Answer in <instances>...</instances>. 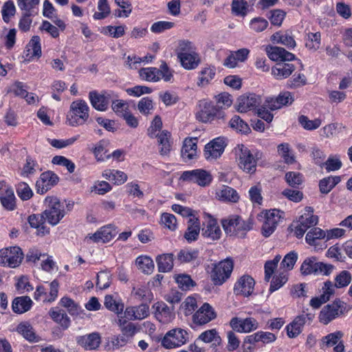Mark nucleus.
I'll return each instance as SVG.
<instances>
[{"label": "nucleus", "mask_w": 352, "mask_h": 352, "mask_svg": "<svg viewBox=\"0 0 352 352\" xmlns=\"http://www.w3.org/2000/svg\"><path fill=\"white\" fill-rule=\"evenodd\" d=\"M43 213L39 214H32L28 217V222L31 227L37 230V234L44 236L50 233V228L45 225Z\"/></svg>", "instance_id": "c85d7f7f"}, {"label": "nucleus", "mask_w": 352, "mask_h": 352, "mask_svg": "<svg viewBox=\"0 0 352 352\" xmlns=\"http://www.w3.org/2000/svg\"><path fill=\"white\" fill-rule=\"evenodd\" d=\"M332 270V265L319 262L315 256L307 258L300 267L301 273L304 275L311 274L329 275Z\"/></svg>", "instance_id": "0eeeda50"}, {"label": "nucleus", "mask_w": 352, "mask_h": 352, "mask_svg": "<svg viewBox=\"0 0 352 352\" xmlns=\"http://www.w3.org/2000/svg\"><path fill=\"white\" fill-rule=\"evenodd\" d=\"M238 220L239 221H236L237 223L235 224V227H236V236L240 238H244L246 235V232L252 229V222L250 219L244 221L239 216Z\"/></svg>", "instance_id": "8fccbe9b"}, {"label": "nucleus", "mask_w": 352, "mask_h": 352, "mask_svg": "<svg viewBox=\"0 0 352 352\" xmlns=\"http://www.w3.org/2000/svg\"><path fill=\"white\" fill-rule=\"evenodd\" d=\"M314 210L311 207H306L305 212L302 214L295 226L294 234L298 238H301L305 232L310 228L315 226L318 222L317 215L313 214Z\"/></svg>", "instance_id": "9d476101"}, {"label": "nucleus", "mask_w": 352, "mask_h": 352, "mask_svg": "<svg viewBox=\"0 0 352 352\" xmlns=\"http://www.w3.org/2000/svg\"><path fill=\"white\" fill-rule=\"evenodd\" d=\"M236 160L239 168L246 173L253 174L256 172L257 161L262 158V153L252 152L243 144H239L234 148Z\"/></svg>", "instance_id": "f03ea898"}, {"label": "nucleus", "mask_w": 352, "mask_h": 352, "mask_svg": "<svg viewBox=\"0 0 352 352\" xmlns=\"http://www.w3.org/2000/svg\"><path fill=\"white\" fill-rule=\"evenodd\" d=\"M230 126L241 133L247 134L250 132V128L239 116H234L229 122Z\"/></svg>", "instance_id": "37998d69"}, {"label": "nucleus", "mask_w": 352, "mask_h": 352, "mask_svg": "<svg viewBox=\"0 0 352 352\" xmlns=\"http://www.w3.org/2000/svg\"><path fill=\"white\" fill-rule=\"evenodd\" d=\"M104 306L107 309L118 314H121L124 309V304L113 299L111 295L104 298Z\"/></svg>", "instance_id": "3c124183"}, {"label": "nucleus", "mask_w": 352, "mask_h": 352, "mask_svg": "<svg viewBox=\"0 0 352 352\" xmlns=\"http://www.w3.org/2000/svg\"><path fill=\"white\" fill-rule=\"evenodd\" d=\"M271 41L273 43L285 45L288 48H294L296 46V41L293 36L287 33L281 34L280 32H276L272 35Z\"/></svg>", "instance_id": "4c0bfd02"}, {"label": "nucleus", "mask_w": 352, "mask_h": 352, "mask_svg": "<svg viewBox=\"0 0 352 352\" xmlns=\"http://www.w3.org/2000/svg\"><path fill=\"white\" fill-rule=\"evenodd\" d=\"M107 142L104 140L100 141L93 150V153L98 161H104L110 157V154L106 155L105 145Z\"/></svg>", "instance_id": "13d9d810"}, {"label": "nucleus", "mask_w": 352, "mask_h": 352, "mask_svg": "<svg viewBox=\"0 0 352 352\" xmlns=\"http://www.w3.org/2000/svg\"><path fill=\"white\" fill-rule=\"evenodd\" d=\"M16 192L22 200H28L33 195L32 190L28 184L25 182H21L17 185Z\"/></svg>", "instance_id": "338daca9"}, {"label": "nucleus", "mask_w": 352, "mask_h": 352, "mask_svg": "<svg viewBox=\"0 0 352 352\" xmlns=\"http://www.w3.org/2000/svg\"><path fill=\"white\" fill-rule=\"evenodd\" d=\"M155 309V317L162 323H168L174 318L173 308L169 307L164 302H157L153 306Z\"/></svg>", "instance_id": "393cba45"}, {"label": "nucleus", "mask_w": 352, "mask_h": 352, "mask_svg": "<svg viewBox=\"0 0 352 352\" xmlns=\"http://www.w3.org/2000/svg\"><path fill=\"white\" fill-rule=\"evenodd\" d=\"M16 331L30 342H37L39 340V338L36 335L34 328L28 322L20 323L16 327Z\"/></svg>", "instance_id": "72a5a7b5"}, {"label": "nucleus", "mask_w": 352, "mask_h": 352, "mask_svg": "<svg viewBox=\"0 0 352 352\" xmlns=\"http://www.w3.org/2000/svg\"><path fill=\"white\" fill-rule=\"evenodd\" d=\"M216 197L219 200L232 203H236L239 199V195L236 190L225 185L217 190Z\"/></svg>", "instance_id": "cd10ccee"}, {"label": "nucleus", "mask_w": 352, "mask_h": 352, "mask_svg": "<svg viewBox=\"0 0 352 352\" xmlns=\"http://www.w3.org/2000/svg\"><path fill=\"white\" fill-rule=\"evenodd\" d=\"M40 41V37L38 36H34L27 45L28 51H32V56L40 57L41 56Z\"/></svg>", "instance_id": "0e129e2a"}, {"label": "nucleus", "mask_w": 352, "mask_h": 352, "mask_svg": "<svg viewBox=\"0 0 352 352\" xmlns=\"http://www.w3.org/2000/svg\"><path fill=\"white\" fill-rule=\"evenodd\" d=\"M46 209L43 212L45 220L52 226L57 225L65 215V205L56 197H47Z\"/></svg>", "instance_id": "7ed1b4c3"}, {"label": "nucleus", "mask_w": 352, "mask_h": 352, "mask_svg": "<svg viewBox=\"0 0 352 352\" xmlns=\"http://www.w3.org/2000/svg\"><path fill=\"white\" fill-rule=\"evenodd\" d=\"M349 310L346 302L340 299H336L322 309L319 320L324 324H327L336 318L344 316Z\"/></svg>", "instance_id": "39448f33"}, {"label": "nucleus", "mask_w": 352, "mask_h": 352, "mask_svg": "<svg viewBox=\"0 0 352 352\" xmlns=\"http://www.w3.org/2000/svg\"><path fill=\"white\" fill-rule=\"evenodd\" d=\"M197 307V300L191 296L187 297L181 305V309L186 316L191 315Z\"/></svg>", "instance_id": "6e6d98bb"}, {"label": "nucleus", "mask_w": 352, "mask_h": 352, "mask_svg": "<svg viewBox=\"0 0 352 352\" xmlns=\"http://www.w3.org/2000/svg\"><path fill=\"white\" fill-rule=\"evenodd\" d=\"M175 53L182 67L185 69H195L201 63V58L195 46L188 40L178 41Z\"/></svg>", "instance_id": "f257e3e1"}, {"label": "nucleus", "mask_w": 352, "mask_h": 352, "mask_svg": "<svg viewBox=\"0 0 352 352\" xmlns=\"http://www.w3.org/2000/svg\"><path fill=\"white\" fill-rule=\"evenodd\" d=\"M221 230L214 219H209L206 228L202 229V235L210 240L214 241L220 238Z\"/></svg>", "instance_id": "c756f323"}, {"label": "nucleus", "mask_w": 352, "mask_h": 352, "mask_svg": "<svg viewBox=\"0 0 352 352\" xmlns=\"http://www.w3.org/2000/svg\"><path fill=\"white\" fill-rule=\"evenodd\" d=\"M16 8L14 4V2L11 0H9L4 3L2 10V18L3 20L6 23H8L10 20V18L15 14Z\"/></svg>", "instance_id": "5fc2aeb1"}, {"label": "nucleus", "mask_w": 352, "mask_h": 352, "mask_svg": "<svg viewBox=\"0 0 352 352\" xmlns=\"http://www.w3.org/2000/svg\"><path fill=\"white\" fill-rule=\"evenodd\" d=\"M254 284V280L251 276H243L234 285V293L237 295L248 296L253 292Z\"/></svg>", "instance_id": "b1692460"}, {"label": "nucleus", "mask_w": 352, "mask_h": 352, "mask_svg": "<svg viewBox=\"0 0 352 352\" xmlns=\"http://www.w3.org/2000/svg\"><path fill=\"white\" fill-rule=\"evenodd\" d=\"M326 233L324 230L319 228H313L307 232L305 239L308 244L316 245L318 239H324Z\"/></svg>", "instance_id": "49530a36"}, {"label": "nucleus", "mask_w": 352, "mask_h": 352, "mask_svg": "<svg viewBox=\"0 0 352 352\" xmlns=\"http://www.w3.org/2000/svg\"><path fill=\"white\" fill-rule=\"evenodd\" d=\"M58 182V177L52 171L43 173L36 183V191L38 194H44Z\"/></svg>", "instance_id": "aec40b11"}, {"label": "nucleus", "mask_w": 352, "mask_h": 352, "mask_svg": "<svg viewBox=\"0 0 352 352\" xmlns=\"http://www.w3.org/2000/svg\"><path fill=\"white\" fill-rule=\"evenodd\" d=\"M287 183L292 188H298L302 183V175L297 172H288L285 176Z\"/></svg>", "instance_id": "4d7b16f0"}, {"label": "nucleus", "mask_w": 352, "mask_h": 352, "mask_svg": "<svg viewBox=\"0 0 352 352\" xmlns=\"http://www.w3.org/2000/svg\"><path fill=\"white\" fill-rule=\"evenodd\" d=\"M118 96L112 91H102L98 94L96 91L89 93V98L92 107L98 111H105L109 107L110 100Z\"/></svg>", "instance_id": "f8f14e48"}, {"label": "nucleus", "mask_w": 352, "mask_h": 352, "mask_svg": "<svg viewBox=\"0 0 352 352\" xmlns=\"http://www.w3.org/2000/svg\"><path fill=\"white\" fill-rule=\"evenodd\" d=\"M101 341L100 336L98 333L94 332L76 338V342L78 345L83 347L85 350H95L99 347Z\"/></svg>", "instance_id": "5701e85b"}, {"label": "nucleus", "mask_w": 352, "mask_h": 352, "mask_svg": "<svg viewBox=\"0 0 352 352\" xmlns=\"http://www.w3.org/2000/svg\"><path fill=\"white\" fill-rule=\"evenodd\" d=\"M238 219V215H231L221 221L222 226L226 234L236 235V227H235V224L237 223L236 221H239Z\"/></svg>", "instance_id": "a18cd8bd"}, {"label": "nucleus", "mask_w": 352, "mask_h": 352, "mask_svg": "<svg viewBox=\"0 0 352 352\" xmlns=\"http://www.w3.org/2000/svg\"><path fill=\"white\" fill-rule=\"evenodd\" d=\"M197 139H186L181 150L182 157L185 161L192 160L197 155Z\"/></svg>", "instance_id": "2f4dec72"}, {"label": "nucleus", "mask_w": 352, "mask_h": 352, "mask_svg": "<svg viewBox=\"0 0 352 352\" xmlns=\"http://www.w3.org/2000/svg\"><path fill=\"white\" fill-rule=\"evenodd\" d=\"M294 101V94L289 91H283L276 97H269L265 99V105L270 110L279 109L284 106L291 105Z\"/></svg>", "instance_id": "4468645a"}, {"label": "nucleus", "mask_w": 352, "mask_h": 352, "mask_svg": "<svg viewBox=\"0 0 352 352\" xmlns=\"http://www.w3.org/2000/svg\"><path fill=\"white\" fill-rule=\"evenodd\" d=\"M141 79L149 82L159 81L158 69L156 67H144L139 70Z\"/></svg>", "instance_id": "79ce46f5"}, {"label": "nucleus", "mask_w": 352, "mask_h": 352, "mask_svg": "<svg viewBox=\"0 0 352 352\" xmlns=\"http://www.w3.org/2000/svg\"><path fill=\"white\" fill-rule=\"evenodd\" d=\"M341 181L340 177H327L321 179L319 182V188L321 193L327 194L331 189Z\"/></svg>", "instance_id": "ea45409f"}, {"label": "nucleus", "mask_w": 352, "mask_h": 352, "mask_svg": "<svg viewBox=\"0 0 352 352\" xmlns=\"http://www.w3.org/2000/svg\"><path fill=\"white\" fill-rule=\"evenodd\" d=\"M189 340V333L182 328L169 330L162 339L161 344L164 348L170 349L179 347Z\"/></svg>", "instance_id": "423d86ee"}, {"label": "nucleus", "mask_w": 352, "mask_h": 352, "mask_svg": "<svg viewBox=\"0 0 352 352\" xmlns=\"http://www.w3.org/2000/svg\"><path fill=\"white\" fill-rule=\"evenodd\" d=\"M111 276L107 272H100L96 277V287L100 289H105L110 286Z\"/></svg>", "instance_id": "680f3d73"}, {"label": "nucleus", "mask_w": 352, "mask_h": 352, "mask_svg": "<svg viewBox=\"0 0 352 352\" xmlns=\"http://www.w3.org/2000/svg\"><path fill=\"white\" fill-rule=\"evenodd\" d=\"M135 263L139 270L143 273L150 274L154 270L153 260L147 256H140L136 258Z\"/></svg>", "instance_id": "a19ab883"}, {"label": "nucleus", "mask_w": 352, "mask_h": 352, "mask_svg": "<svg viewBox=\"0 0 352 352\" xmlns=\"http://www.w3.org/2000/svg\"><path fill=\"white\" fill-rule=\"evenodd\" d=\"M226 146L223 138H217L205 146L204 156L207 160H213L219 157L224 151Z\"/></svg>", "instance_id": "6ab92c4d"}, {"label": "nucleus", "mask_w": 352, "mask_h": 352, "mask_svg": "<svg viewBox=\"0 0 352 352\" xmlns=\"http://www.w3.org/2000/svg\"><path fill=\"white\" fill-rule=\"evenodd\" d=\"M173 254H164L160 255L156 258L158 270L160 272H170L173 267Z\"/></svg>", "instance_id": "e433bc0d"}, {"label": "nucleus", "mask_w": 352, "mask_h": 352, "mask_svg": "<svg viewBox=\"0 0 352 352\" xmlns=\"http://www.w3.org/2000/svg\"><path fill=\"white\" fill-rule=\"evenodd\" d=\"M200 110L196 113V118L202 122L214 120L215 116L222 117L221 112L211 102L202 101L199 104Z\"/></svg>", "instance_id": "dca6fc26"}, {"label": "nucleus", "mask_w": 352, "mask_h": 352, "mask_svg": "<svg viewBox=\"0 0 352 352\" xmlns=\"http://www.w3.org/2000/svg\"><path fill=\"white\" fill-rule=\"evenodd\" d=\"M217 317L213 307L208 302H205L192 315V321L197 325H204L212 321Z\"/></svg>", "instance_id": "2eb2a0df"}, {"label": "nucleus", "mask_w": 352, "mask_h": 352, "mask_svg": "<svg viewBox=\"0 0 352 352\" xmlns=\"http://www.w3.org/2000/svg\"><path fill=\"white\" fill-rule=\"evenodd\" d=\"M0 201L3 207L10 211L16 208V197L11 187L3 181L0 182Z\"/></svg>", "instance_id": "a211bd4d"}, {"label": "nucleus", "mask_w": 352, "mask_h": 352, "mask_svg": "<svg viewBox=\"0 0 352 352\" xmlns=\"http://www.w3.org/2000/svg\"><path fill=\"white\" fill-rule=\"evenodd\" d=\"M49 314L52 319L60 324L63 329H67L70 325V319L67 314L58 308L51 309Z\"/></svg>", "instance_id": "f704fd0d"}, {"label": "nucleus", "mask_w": 352, "mask_h": 352, "mask_svg": "<svg viewBox=\"0 0 352 352\" xmlns=\"http://www.w3.org/2000/svg\"><path fill=\"white\" fill-rule=\"evenodd\" d=\"M260 100V97L254 94L241 96L237 100L236 110L240 113L247 112L257 107Z\"/></svg>", "instance_id": "4be33fe9"}, {"label": "nucleus", "mask_w": 352, "mask_h": 352, "mask_svg": "<svg viewBox=\"0 0 352 352\" xmlns=\"http://www.w3.org/2000/svg\"><path fill=\"white\" fill-rule=\"evenodd\" d=\"M116 230L111 226H106L101 228L94 234L89 236V239L95 243H107L110 241L116 235Z\"/></svg>", "instance_id": "a878e982"}, {"label": "nucleus", "mask_w": 352, "mask_h": 352, "mask_svg": "<svg viewBox=\"0 0 352 352\" xmlns=\"http://www.w3.org/2000/svg\"><path fill=\"white\" fill-rule=\"evenodd\" d=\"M230 325L233 330L239 333H249L258 327L257 320L252 317L245 319L234 317L231 319Z\"/></svg>", "instance_id": "f3484780"}, {"label": "nucleus", "mask_w": 352, "mask_h": 352, "mask_svg": "<svg viewBox=\"0 0 352 352\" xmlns=\"http://www.w3.org/2000/svg\"><path fill=\"white\" fill-rule=\"evenodd\" d=\"M294 70L293 64L280 62L272 67V74L277 80H282L289 77Z\"/></svg>", "instance_id": "bb28decb"}, {"label": "nucleus", "mask_w": 352, "mask_h": 352, "mask_svg": "<svg viewBox=\"0 0 352 352\" xmlns=\"http://www.w3.org/2000/svg\"><path fill=\"white\" fill-rule=\"evenodd\" d=\"M351 280V274L349 272L342 271L335 278V286L341 288L347 286Z\"/></svg>", "instance_id": "69168bd1"}, {"label": "nucleus", "mask_w": 352, "mask_h": 352, "mask_svg": "<svg viewBox=\"0 0 352 352\" xmlns=\"http://www.w3.org/2000/svg\"><path fill=\"white\" fill-rule=\"evenodd\" d=\"M180 179L184 182L195 183L201 187H206L212 182V176L206 170L195 169L183 172Z\"/></svg>", "instance_id": "9b49d317"}, {"label": "nucleus", "mask_w": 352, "mask_h": 352, "mask_svg": "<svg viewBox=\"0 0 352 352\" xmlns=\"http://www.w3.org/2000/svg\"><path fill=\"white\" fill-rule=\"evenodd\" d=\"M265 50L268 57L274 61L284 63L295 58L294 54L280 47L268 45L266 47Z\"/></svg>", "instance_id": "412c9836"}, {"label": "nucleus", "mask_w": 352, "mask_h": 352, "mask_svg": "<svg viewBox=\"0 0 352 352\" xmlns=\"http://www.w3.org/2000/svg\"><path fill=\"white\" fill-rule=\"evenodd\" d=\"M233 261L227 258L214 265L211 272V280L215 285H221L225 283L231 275L233 270Z\"/></svg>", "instance_id": "6e6552de"}, {"label": "nucleus", "mask_w": 352, "mask_h": 352, "mask_svg": "<svg viewBox=\"0 0 352 352\" xmlns=\"http://www.w3.org/2000/svg\"><path fill=\"white\" fill-rule=\"evenodd\" d=\"M298 122L306 130L311 131L318 129L321 125V120L316 118L311 120L306 116H300Z\"/></svg>", "instance_id": "864d4df0"}, {"label": "nucleus", "mask_w": 352, "mask_h": 352, "mask_svg": "<svg viewBox=\"0 0 352 352\" xmlns=\"http://www.w3.org/2000/svg\"><path fill=\"white\" fill-rule=\"evenodd\" d=\"M198 340L205 343H212V346L216 347L221 344V338L215 329L205 331L201 333Z\"/></svg>", "instance_id": "c9c22d12"}, {"label": "nucleus", "mask_w": 352, "mask_h": 352, "mask_svg": "<svg viewBox=\"0 0 352 352\" xmlns=\"http://www.w3.org/2000/svg\"><path fill=\"white\" fill-rule=\"evenodd\" d=\"M156 138H157L159 144L161 146L160 151V154L162 155H167L171 148L170 143V133L166 130H164L160 134H157Z\"/></svg>", "instance_id": "58836bf2"}, {"label": "nucleus", "mask_w": 352, "mask_h": 352, "mask_svg": "<svg viewBox=\"0 0 352 352\" xmlns=\"http://www.w3.org/2000/svg\"><path fill=\"white\" fill-rule=\"evenodd\" d=\"M61 306L67 309L68 312L72 316H78L80 314L81 309L72 298L65 296L60 299Z\"/></svg>", "instance_id": "c03bdc74"}, {"label": "nucleus", "mask_w": 352, "mask_h": 352, "mask_svg": "<svg viewBox=\"0 0 352 352\" xmlns=\"http://www.w3.org/2000/svg\"><path fill=\"white\" fill-rule=\"evenodd\" d=\"M283 214V212L276 209L265 211L262 226V234L265 237L270 236L274 232Z\"/></svg>", "instance_id": "ddd939ff"}, {"label": "nucleus", "mask_w": 352, "mask_h": 352, "mask_svg": "<svg viewBox=\"0 0 352 352\" xmlns=\"http://www.w3.org/2000/svg\"><path fill=\"white\" fill-rule=\"evenodd\" d=\"M32 305V301L29 296L17 297L14 299L12 308L14 313L23 314L30 309Z\"/></svg>", "instance_id": "473e14b6"}, {"label": "nucleus", "mask_w": 352, "mask_h": 352, "mask_svg": "<svg viewBox=\"0 0 352 352\" xmlns=\"http://www.w3.org/2000/svg\"><path fill=\"white\" fill-rule=\"evenodd\" d=\"M89 107L85 100H77L72 102L67 116L69 124L72 126L84 124L89 119Z\"/></svg>", "instance_id": "20e7f679"}, {"label": "nucleus", "mask_w": 352, "mask_h": 352, "mask_svg": "<svg viewBox=\"0 0 352 352\" xmlns=\"http://www.w3.org/2000/svg\"><path fill=\"white\" fill-rule=\"evenodd\" d=\"M153 109V100L148 97L142 98L138 104V109L144 114L148 115L151 113V111Z\"/></svg>", "instance_id": "774afa93"}, {"label": "nucleus", "mask_w": 352, "mask_h": 352, "mask_svg": "<svg viewBox=\"0 0 352 352\" xmlns=\"http://www.w3.org/2000/svg\"><path fill=\"white\" fill-rule=\"evenodd\" d=\"M214 68L206 67L203 69L199 74L198 85H207L214 78Z\"/></svg>", "instance_id": "052dcab7"}, {"label": "nucleus", "mask_w": 352, "mask_h": 352, "mask_svg": "<svg viewBox=\"0 0 352 352\" xmlns=\"http://www.w3.org/2000/svg\"><path fill=\"white\" fill-rule=\"evenodd\" d=\"M321 35L320 32H309L307 34V40L306 41V47L309 50L316 51L320 45Z\"/></svg>", "instance_id": "603ef678"}, {"label": "nucleus", "mask_w": 352, "mask_h": 352, "mask_svg": "<svg viewBox=\"0 0 352 352\" xmlns=\"http://www.w3.org/2000/svg\"><path fill=\"white\" fill-rule=\"evenodd\" d=\"M23 258L21 249L17 246L0 250V265L14 268L19 266Z\"/></svg>", "instance_id": "1a4fd4ad"}, {"label": "nucleus", "mask_w": 352, "mask_h": 352, "mask_svg": "<svg viewBox=\"0 0 352 352\" xmlns=\"http://www.w3.org/2000/svg\"><path fill=\"white\" fill-rule=\"evenodd\" d=\"M279 155L284 160L286 164H292L295 162L294 155L290 153L289 145L287 143H282L277 147Z\"/></svg>", "instance_id": "09e8293b"}, {"label": "nucleus", "mask_w": 352, "mask_h": 352, "mask_svg": "<svg viewBox=\"0 0 352 352\" xmlns=\"http://www.w3.org/2000/svg\"><path fill=\"white\" fill-rule=\"evenodd\" d=\"M120 327L122 333L129 339L132 338L137 331V328L135 324L126 322V320H119Z\"/></svg>", "instance_id": "bf43d9fd"}, {"label": "nucleus", "mask_w": 352, "mask_h": 352, "mask_svg": "<svg viewBox=\"0 0 352 352\" xmlns=\"http://www.w3.org/2000/svg\"><path fill=\"white\" fill-rule=\"evenodd\" d=\"M98 9L99 12H96L93 15L94 19L96 20L107 18L111 12L107 0H98Z\"/></svg>", "instance_id": "de8ad7c7"}, {"label": "nucleus", "mask_w": 352, "mask_h": 352, "mask_svg": "<svg viewBox=\"0 0 352 352\" xmlns=\"http://www.w3.org/2000/svg\"><path fill=\"white\" fill-rule=\"evenodd\" d=\"M199 252L197 250H182L177 254V260L180 263H188L195 260L198 257Z\"/></svg>", "instance_id": "e2e57ef3"}, {"label": "nucleus", "mask_w": 352, "mask_h": 352, "mask_svg": "<svg viewBox=\"0 0 352 352\" xmlns=\"http://www.w3.org/2000/svg\"><path fill=\"white\" fill-rule=\"evenodd\" d=\"M200 232L199 220L196 217H190L188 220L187 230L184 234V238L188 241H196Z\"/></svg>", "instance_id": "7c9ffc66"}]
</instances>
